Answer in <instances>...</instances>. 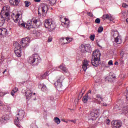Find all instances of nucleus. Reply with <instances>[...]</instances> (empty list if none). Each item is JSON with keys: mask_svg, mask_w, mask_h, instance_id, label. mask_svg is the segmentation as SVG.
<instances>
[{"mask_svg": "<svg viewBox=\"0 0 128 128\" xmlns=\"http://www.w3.org/2000/svg\"><path fill=\"white\" fill-rule=\"evenodd\" d=\"M28 62L32 66H38V64L42 62V60H40V57L38 56V54L35 53L28 58Z\"/></svg>", "mask_w": 128, "mask_h": 128, "instance_id": "nucleus-1", "label": "nucleus"}, {"mask_svg": "<svg viewBox=\"0 0 128 128\" xmlns=\"http://www.w3.org/2000/svg\"><path fill=\"white\" fill-rule=\"evenodd\" d=\"M1 14H4V16H2L0 18V26H2L4 22H6V20L10 18V10L4 6L2 8L1 11Z\"/></svg>", "mask_w": 128, "mask_h": 128, "instance_id": "nucleus-2", "label": "nucleus"}, {"mask_svg": "<svg viewBox=\"0 0 128 128\" xmlns=\"http://www.w3.org/2000/svg\"><path fill=\"white\" fill-rule=\"evenodd\" d=\"M100 50H94L92 53L93 60H91V62L94 66H98V60H100Z\"/></svg>", "mask_w": 128, "mask_h": 128, "instance_id": "nucleus-3", "label": "nucleus"}, {"mask_svg": "<svg viewBox=\"0 0 128 128\" xmlns=\"http://www.w3.org/2000/svg\"><path fill=\"white\" fill-rule=\"evenodd\" d=\"M24 111H19L18 114L16 116V118L14 120V124L18 128H20V120H22L24 119Z\"/></svg>", "mask_w": 128, "mask_h": 128, "instance_id": "nucleus-4", "label": "nucleus"}, {"mask_svg": "<svg viewBox=\"0 0 128 128\" xmlns=\"http://www.w3.org/2000/svg\"><path fill=\"white\" fill-rule=\"evenodd\" d=\"M40 22V20L36 18H33L32 20L27 22V26H30L28 28H36L40 26L38 23Z\"/></svg>", "mask_w": 128, "mask_h": 128, "instance_id": "nucleus-5", "label": "nucleus"}, {"mask_svg": "<svg viewBox=\"0 0 128 128\" xmlns=\"http://www.w3.org/2000/svg\"><path fill=\"white\" fill-rule=\"evenodd\" d=\"M44 26L46 28H50V30H54L56 28L54 22L52 20H44Z\"/></svg>", "mask_w": 128, "mask_h": 128, "instance_id": "nucleus-6", "label": "nucleus"}, {"mask_svg": "<svg viewBox=\"0 0 128 128\" xmlns=\"http://www.w3.org/2000/svg\"><path fill=\"white\" fill-rule=\"evenodd\" d=\"M111 36L114 38V42L117 44H120L122 42V37L118 36V32H111Z\"/></svg>", "mask_w": 128, "mask_h": 128, "instance_id": "nucleus-7", "label": "nucleus"}, {"mask_svg": "<svg viewBox=\"0 0 128 128\" xmlns=\"http://www.w3.org/2000/svg\"><path fill=\"white\" fill-rule=\"evenodd\" d=\"M41 8L38 9V14H40V10L42 11V14L43 16H46L48 12V4L42 3L40 6Z\"/></svg>", "mask_w": 128, "mask_h": 128, "instance_id": "nucleus-8", "label": "nucleus"}, {"mask_svg": "<svg viewBox=\"0 0 128 128\" xmlns=\"http://www.w3.org/2000/svg\"><path fill=\"white\" fill-rule=\"evenodd\" d=\"M81 52L84 54L86 52H90L92 46L90 44H82L80 46Z\"/></svg>", "mask_w": 128, "mask_h": 128, "instance_id": "nucleus-9", "label": "nucleus"}, {"mask_svg": "<svg viewBox=\"0 0 128 128\" xmlns=\"http://www.w3.org/2000/svg\"><path fill=\"white\" fill-rule=\"evenodd\" d=\"M98 110L93 109L92 111L90 112L89 114V118H90L88 120H94L98 118Z\"/></svg>", "mask_w": 128, "mask_h": 128, "instance_id": "nucleus-10", "label": "nucleus"}, {"mask_svg": "<svg viewBox=\"0 0 128 128\" xmlns=\"http://www.w3.org/2000/svg\"><path fill=\"white\" fill-rule=\"evenodd\" d=\"M30 41V38L29 37H26L25 38H22L20 42V44L22 48H26L28 46V42Z\"/></svg>", "mask_w": 128, "mask_h": 128, "instance_id": "nucleus-11", "label": "nucleus"}, {"mask_svg": "<svg viewBox=\"0 0 128 128\" xmlns=\"http://www.w3.org/2000/svg\"><path fill=\"white\" fill-rule=\"evenodd\" d=\"M62 78L61 80H58L55 83V86H56L57 89L58 90H62Z\"/></svg>", "mask_w": 128, "mask_h": 128, "instance_id": "nucleus-12", "label": "nucleus"}, {"mask_svg": "<svg viewBox=\"0 0 128 128\" xmlns=\"http://www.w3.org/2000/svg\"><path fill=\"white\" fill-rule=\"evenodd\" d=\"M20 14H17L16 15L13 14L12 18L14 22H20Z\"/></svg>", "mask_w": 128, "mask_h": 128, "instance_id": "nucleus-13", "label": "nucleus"}, {"mask_svg": "<svg viewBox=\"0 0 128 128\" xmlns=\"http://www.w3.org/2000/svg\"><path fill=\"white\" fill-rule=\"evenodd\" d=\"M122 126V122L120 121L116 120L112 124V128H120Z\"/></svg>", "mask_w": 128, "mask_h": 128, "instance_id": "nucleus-14", "label": "nucleus"}, {"mask_svg": "<svg viewBox=\"0 0 128 128\" xmlns=\"http://www.w3.org/2000/svg\"><path fill=\"white\" fill-rule=\"evenodd\" d=\"M88 68H90V66H88V62L86 60H84L82 67L84 72H86V70Z\"/></svg>", "mask_w": 128, "mask_h": 128, "instance_id": "nucleus-15", "label": "nucleus"}, {"mask_svg": "<svg viewBox=\"0 0 128 128\" xmlns=\"http://www.w3.org/2000/svg\"><path fill=\"white\" fill-rule=\"evenodd\" d=\"M10 120V116L6 114L2 117L0 120V121L2 124H4V122H7V120Z\"/></svg>", "mask_w": 128, "mask_h": 128, "instance_id": "nucleus-16", "label": "nucleus"}, {"mask_svg": "<svg viewBox=\"0 0 128 128\" xmlns=\"http://www.w3.org/2000/svg\"><path fill=\"white\" fill-rule=\"evenodd\" d=\"M88 100H90V96L88 94V93H86L82 98V102L84 104H86Z\"/></svg>", "mask_w": 128, "mask_h": 128, "instance_id": "nucleus-17", "label": "nucleus"}, {"mask_svg": "<svg viewBox=\"0 0 128 128\" xmlns=\"http://www.w3.org/2000/svg\"><path fill=\"white\" fill-rule=\"evenodd\" d=\"M6 34H8V30L5 28H0V36H4Z\"/></svg>", "mask_w": 128, "mask_h": 128, "instance_id": "nucleus-18", "label": "nucleus"}, {"mask_svg": "<svg viewBox=\"0 0 128 128\" xmlns=\"http://www.w3.org/2000/svg\"><path fill=\"white\" fill-rule=\"evenodd\" d=\"M26 98L30 100L32 98V92L30 90H28L26 92Z\"/></svg>", "mask_w": 128, "mask_h": 128, "instance_id": "nucleus-19", "label": "nucleus"}, {"mask_svg": "<svg viewBox=\"0 0 128 128\" xmlns=\"http://www.w3.org/2000/svg\"><path fill=\"white\" fill-rule=\"evenodd\" d=\"M14 50H22V46L20 44V43L18 42H15L14 44Z\"/></svg>", "mask_w": 128, "mask_h": 128, "instance_id": "nucleus-20", "label": "nucleus"}, {"mask_svg": "<svg viewBox=\"0 0 128 128\" xmlns=\"http://www.w3.org/2000/svg\"><path fill=\"white\" fill-rule=\"evenodd\" d=\"M9 2L11 6H18L20 3V0H10Z\"/></svg>", "mask_w": 128, "mask_h": 128, "instance_id": "nucleus-21", "label": "nucleus"}, {"mask_svg": "<svg viewBox=\"0 0 128 128\" xmlns=\"http://www.w3.org/2000/svg\"><path fill=\"white\" fill-rule=\"evenodd\" d=\"M58 68H60V70H62V72H68V69L66 67V65H64V64H60L58 66Z\"/></svg>", "mask_w": 128, "mask_h": 128, "instance_id": "nucleus-22", "label": "nucleus"}, {"mask_svg": "<svg viewBox=\"0 0 128 128\" xmlns=\"http://www.w3.org/2000/svg\"><path fill=\"white\" fill-rule=\"evenodd\" d=\"M18 26H24V28H28V30H30L31 28H30V26L28 25V23L24 24V23H20V22H18Z\"/></svg>", "mask_w": 128, "mask_h": 128, "instance_id": "nucleus-23", "label": "nucleus"}, {"mask_svg": "<svg viewBox=\"0 0 128 128\" xmlns=\"http://www.w3.org/2000/svg\"><path fill=\"white\" fill-rule=\"evenodd\" d=\"M14 52L18 57H20L22 56V49H20L18 50H14Z\"/></svg>", "mask_w": 128, "mask_h": 128, "instance_id": "nucleus-24", "label": "nucleus"}, {"mask_svg": "<svg viewBox=\"0 0 128 128\" xmlns=\"http://www.w3.org/2000/svg\"><path fill=\"white\" fill-rule=\"evenodd\" d=\"M102 18L103 20H110V16L108 14H106L102 16Z\"/></svg>", "mask_w": 128, "mask_h": 128, "instance_id": "nucleus-25", "label": "nucleus"}, {"mask_svg": "<svg viewBox=\"0 0 128 128\" xmlns=\"http://www.w3.org/2000/svg\"><path fill=\"white\" fill-rule=\"evenodd\" d=\"M18 88L16 87L11 92L10 94H11L12 96H14V94H16V92H18Z\"/></svg>", "mask_w": 128, "mask_h": 128, "instance_id": "nucleus-26", "label": "nucleus"}, {"mask_svg": "<svg viewBox=\"0 0 128 128\" xmlns=\"http://www.w3.org/2000/svg\"><path fill=\"white\" fill-rule=\"evenodd\" d=\"M54 121L57 124H60V120L58 117H55L54 118Z\"/></svg>", "mask_w": 128, "mask_h": 128, "instance_id": "nucleus-27", "label": "nucleus"}, {"mask_svg": "<svg viewBox=\"0 0 128 128\" xmlns=\"http://www.w3.org/2000/svg\"><path fill=\"white\" fill-rule=\"evenodd\" d=\"M49 0V4H51V6H54L56 2V0Z\"/></svg>", "mask_w": 128, "mask_h": 128, "instance_id": "nucleus-28", "label": "nucleus"}, {"mask_svg": "<svg viewBox=\"0 0 128 128\" xmlns=\"http://www.w3.org/2000/svg\"><path fill=\"white\" fill-rule=\"evenodd\" d=\"M24 4L26 8H28L31 4L30 2L28 1H25Z\"/></svg>", "mask_w": 128, "mask_h": 128, "instance_id": "nucleus-29", "label": "nucleus"}, {"mask_svg": "<svg viewBox=\"0 0 128 128\" xmlns=\"http://www.w3.org/2000/svg\"><path fill=\"white\" fill-rule=\"evenodd\" d=\"M41 90H42V92H46V90H48V88H46V85H44L42 86Z\"/></svg>", "mask_w": 128, "mask_h": 128, "instance_id": "nucleus-30", "label": "nucleus"}, {"mask_svg": "<svg viewBox=\"0 0 128 128\" xmlns=\"http://www.w3.org/2000/svg\"><path fill=\"white\" fill-rule=\"evenodd\" d=\"M96 38V35L92 34L90 36V38L91 40H94V38Z\"/></svg>", "mask_w": 128, "mask_h": 128, "instance_id": "nucleus-31", "label": "nucleus"}, {"mask_svg": "<svg viewBox=\"0 0 128 128\" xmlns=\"http://www.w3.org/2000/svg\"><path fill=\"white\" fill-rule=\"evenodd\" d=\"M102 30H104V28L102 26H100L98 28V32L99 33L102 32Z\"/></svg>", "mask_w": 128, "mask_h": 128, "instance_id": "nucleus-32", "label": "nucleus"}, {"mask_svg": "<svg viewBox=\"0 0 128 128\" xmlns=\"http://www.w3.org/2000/svg\"><path fill=\"white\" fill-rule=\"evenodd\" d=\"M96 98H100V100H101L102 102V100H104V99H102V96H100V94H97V95L96 96Z\"/></svg>", "mask_w": 128, "mask_h": 128, "instance_id": "nucleus-33", "label": "nucleus"}, {"mask_svg": "<svg viewBox=\"0 0 128 128\" xmlns=\"http://www.w3.org/2000/svg\"><path fill=\"white\" fill-rule=\"evenodd\" d=\"M48 72H46V73H44L43 75H42V78H46V76H48Z\"/></svg>", "mask_w": 128, "mask_h": 128, "instance_id": "nucleus-34", "label": "nucleus"}, {"mask_svg": "<svg viewBox=\"0 0 128 128\" xmlns=\"http://www.w3.org/2000/svg\"><path fill=\"white\" fill-rule=\"evenodd\" d=\"M96 24H100V18H97L95 20Z\"/></svg>", "mask_w": 128, "mask_h": 128, "instance_id": "nucleus-35", "label": "nucleus"}, {"mask_svg": "<svg viewBox=\"0 0 128 128\" xmlns=\"http://www.w3.org/2000/svg\"><path fill=\"white\" fill-rule=\"evenodd\" d=\"M108 64L109 66H114V63H112V60H110L108 62Z\"/></svg>", "mask_w": 128, "mask_h": 128, "instance_id": "nucleus-36", "label": "nucleus"}, {"mask_svg": "<svg viewBox=\"0 0 128 128\" xmlns=\"http://www.w3.org/2000/svg\"><path fill=\"white\" fill-rule=\"evenodd\" d=\"M6 92H0V96H6Z\"/></svg>", "mask_w": 128, "mask_h": 128, "instance_id": "nucleus-37", "label": "nucleus"}, {"mask_svg": "<svg viewBox=\"0 0 128 128\" xmlns=\"http://www.w3.org/2000/svg\"><path fill=\"white\" fill-rule=\"evenodd\" d=\"M52 40V37L50 36L48 38V42H50Z\"/></svg>", "mask_w": 128, "mask_h": 128, "instance_id": "nucleus-38", "label": "nucleus"}, {"mask_svg": "<svg viewBox=\"0 0 128 128\" xmlns=\"http://www.w3.org/2000/svg\"><path fill=\"white\" fill-rule=\"evenodd\" d=\"M87 14H88V16H92V17L94 16L92 13L90 12H88Z\"/></svg>", "mask_w": 128, "mask_h": 128, "instance_id": "nucleus-39", "label": "nucleus"}, {"mask_svg": "<svg viewBox=\"0 0 128 128\" xmlns=\"http://www.w3.org/2000/svg\"><path fill=\"white\" fill-rule=\"evenodd\" d=\"M122 6L123 8H128V5L126 4H122Z\"/></svg>", "mask_w": 128, "mask_h": 128, "instance_id": "nucleus-40", "label": "nucleus"}, {"mask_svg": "<svg viewBox=\"0 0 128 128\" xmlns=\"http://www.w3.org/2000/svg\"><path fill=\"white\" fill-rule=\"evenodd\" d=\"M120 64H124V61L122 60V58H120Z\"/></svg>", "mask_w": 128, "mask_h": 128, "instance_id": "nucleus-41", "label": "nucleus"}, {"mask_svg": "<svg viewBox=\"0 0 128 128\" xmlns=\"http://www.w3.org/2000/svg\"><path fill=\"white\" fill-rule=\"evenodd\" d=\"M110 119H108L106 120V124H110Z\"/></svg>", "mask_w": 128, "mask_h": 128, "instance_id": "nucleus-42", "label": "nucleus"}, {"mask_svg": "<svg viewBox=\"0 0 128 128\" xmlns=\"http://www.w3.org/2000/svg\"><path fill=\"white\" fill-rule=\"evenodd\" d=\"M4 106V103L0 100V106Z\"/></svg>", "mask_w": 128, "mask_h": 128, "instance_id": "nucleus-43", "label": "nucleus"}, {"mask_svg": "<svg viewBox=\"0 0 128 128\" xmlns=\"http://www.w3.org/2000/svg\"><path fill=\"white\" fill-rule=\"evenodd\" d=\"M62 80H64V76H61L60 77V78H58V80H62Z\"/></svg>", "mask_w": 128, "mask_h": 128, "instance_id": "nucleus-44", "label": "nucleus"}, {"mask_svg": "<svg viewBox=\"0 0 128 128\" xmlns=\"http://www.w3.org/2000/svg\"><path fill=\"white\" fill-rule=\"evenodd\" d=\"M34 1L36 2H40V0H34Z\"/></svg>", "mask_w": 128, "mask_h": 128, "instance_id": "nucleus-45", "label": "nucleus"}, {"mask_svg": "<svg viewBox=\"0 0 128 128\" xmlns=\"http://www.w3.org/2000/svg\"><path fill=\"white\" fill-rule=\"evenodd\" d=\"M114 64H115L116 66V65L118 64V62H114Z\"/></svg>", "mask_w": 128, "mask_h": 128, "instance_id": "nucleus-46", "label": "nucleus"}, {"mask_svg": "<svg viewBox=\"0 0 128 128\" xmlns=\"http://www.w3.org/2000/svg\"><path fill=\"white\" fill-rule=\"evenodd\" d=\"M69 42H72V38H69Z\"/></svg>", "mask_w": 128, "mask_h": 128, "instance_id": "nucleus-47", "label": "nucleus"}, {"mask_svg": "<svg viewBox=\"0 0 128 128\" xmlns=\"http://www.w3.org/2000/svg\"><path fill=\"white\" fill-rule=\"evenodd\" d=\"M65 22H68V20L67 18H66Z\"/></svg>", "mask_w": 128, "mask_h": 128, "instance_id": "nucleus-48", "label": "nucleus"}, {"mask_svg": "<svg viewBox=\"0 0 128 128\" xmlns=\"http://www.w3.org/2000/svg\"><path fill=\"white\" fill-rule=\"evenodd\" d=\"M66 40H68H68H70V38H66Z\"/></svg>", "mask_w": 128, "mask_h": 128, "instance_id": "nucleus-49", "label": "nucleus"}, {"mask_svg": "<svg viewBox=\"0 0 128 128\" xmlns=\"http://www.w3.org/2000/svg\"><path fill=\"white\" fill-rule=\"evenodd\" d=\"M64 24H66V26H68V23H66V22H65Z\"/></svg>", "mask_w": 128, "mask_h": 128, "instance_id": "nucleus-50", "label": "nucleus"}, {"mask_svg": "<svg viewBox=\"0 0 128 128\" xmlns=\"http://www.w3.org/2000/svg\"><path fill=\"white\" fill-rule=\"evenodd\" d=\"M81 92H84V88H82V90Z\"/></svg>", "mask_w": 128, "mask_h": 128, "instance_id": "nucleus-51", "label": "nucleus"}, {"mask_svg": "<svg viewBox=\"0 0 128 128\" xmlns=\"http://www.w3.org/2000/svg\"><path fill=\"white\" fill-rule=\"evenodd\" d=\"M116 78V76H112V78Z\"/></svg>", "mask_w": 128, "mask_h": 128, "instance_id": "nucleus-52", "label": "nucleus"}, {"mask_svg": "<svg viewBox=\"0 0 128 128\" xmlns=\"http://www.w3.org/2000/svg\"><path fill=\"white\" fill-rule=\"evenodd\" d=\"M71 122H76V121H74V120H71Z\"/></svg>", "mask_w": 128, "mask_h": 128, "instance_id": "nucleus-53", "label": "nucleus"}, {"mask_svg": "<svg viewBox=\"0 0 128 128\" xmlns=\"http://www.w3.org/2000/svg\"><path fill=\"white\" fill-rule=\"evenodd\" d=\"M6 72V70H5L4 71L3 74H4Z\"/></svg>", "mask_w": 128, "mask_h": 128, "instance_id": "nucleus-54", "label": "nucleus"}, {"mask_svg": "<svg viewBox=\"0 0 128 128\" xmlns=\"http://www.w3.org/2000/svg\"><path fill=\"white\" fill-rule=\"evenodd\" d=\"M33 94H34H34H36V93H34Z\"/></svg>", "mask_w": 128, "mask_h": 128, "instance_id": "nucleus-55", "label": "nucleus"}, {"mask_svg": "<svg viewBox=\"0 0 128 128\" xmlns=\"http://www.w3.org/2000/svg\"><path fill=\"white\" fill-rule=\"evenodd\" d=\"M22 84H24V82H22Z\"/></svg>", "mask_w": 128, "mask_h": 128, "instance_id": "nucleus-56", "label": "nucleus"}, {"mask_svg": "<svg viewBox=\"0 0 128 128\" xmlns=\"http://www.w3.org/2000/svg\"><path fill=\"white\" fill-rule=\"evenodd\" d=\"M68 44V42H66V43H64V44Z\"/></svg>", "mask_w": 128, "mask_h": 128, "instance_id": "nucleus-57", "label": "nucleus"}, {"mask_svg": "<svg viewBox=\"0 0 128 128\" xmlns=\"http://www.w3.org/2000/svg\"><path fill=\"white\" fill-rule=\"evenodd\" d=\"M2 0H0V2H2Z\"/></svg>", "mask_w": 128, "mask_h": 128, "instance_id": "nucleus-58", "label": "nucleus"}, {"mask_svg": "<svg viewBox=\"0 0 128 128\" xmlns=\"http://www.w3.org/2000/svg\"><path fill=\"white\" fill-rule=\"evenodd\" d=\"M90 92H91L90 91Z\"/></svg>", "mask_w": 128, "mask_h": 128, "instance_id": "nucleus-59", "label": "nucleus"}]
</instances>
